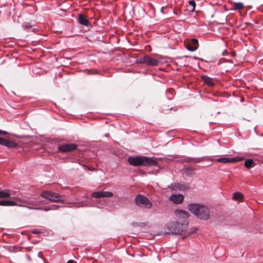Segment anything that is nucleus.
<instances>
[{"instance_id":"nucleus-1","label":"nucleus","mask_w":263,"mask_h":263,"mask_svg":"<svg viewBox=\"0 0 263 263\" xmlns=\"http://www.w3.org/2000/svg\"><path fill=\"white\" fill-rule=\"evenodd\" d=\"M21 201L25 203L26 205L18 204L16 202L13 201L8 200V206H15L18 205L20 206L25 207L30 210H43L44 211H48L50 210H55L58 209V206L55 205H52L51 206H43V201L41 200H35L32 198H29L28 199H21Z\"/></svg>"},{"instance_id":"nucleus-2","label":"nucleus","mask_w":263,"mask_h":263,"mask_svg":"<svg viewBox=\"0 0 263 263\" xmlns=\"http://www.w3.org/2000/svg\"><path fill=\"white\" fill-rule=\"evenodd\" d=\"M182 225L183 223L177 221H171L167 224L166 227L168 233L180 235L183 238L189 237L198 230L196 227H193L188 229V227H184V228Z\"/></svg>"},{"instance_id":"nucleus-3","label":"nucleus","mask_w":263,"mask_h":263,"mask_svg":"<svg viewBox=\"0 0 263 263\" xmlns=\"http://www.w3.org/2000/svg\"><path fill=\"white\" fill-rule=\"evenodd\" d=\"M187 209L200 220H207L210 218V209L205 205L190 203L187 205Z\"/></svg>"},{"instance_id":"nucleus-4","label":"nucleus","mask_w":263,"mask_h":263,"mask_svg":"<svg viewBox=\"0 0 263 263\" xmlns=\"http://www.w3.org/2000/svg\"><path fill=\"white\" fill-rule=\"evenodd\" d=\"M128 161L134 166H152L157 164L155 159L147 157H129L128 158Z\"/></svg>"},{"instance_id":"nucleus-5","label":"nucleus","mask_w":263,"mask_h":263,"mask_svg":"<svg viewBox=\"0 0 263 263\" xmlns=\"http://www.w3.org/2000/svg\"><path fill=\"white\" fill-rule=\"evenodd\" d=\"M175 215L176 218V221L183 223V227H188L190 214L186 211L181 210H177L175 211Z\"/></svg>"},{"instance_id":"nucleus-6","label":"nucleus","mask_w":263,"mask_h":263,"mask_svg":"<svg viewBox=\"0 0 263 263\" xmlns=\"http://www.w3.org/2000/svg\"><path fill=\"white\" fill-rule=\"evenodd\" d=\"M41 197L52 202L62 201V197L58 194L50 191H43L40 194Z\"/></svg>"},{"instance_id":"nucleus-7","label":"nucleus","mask_w":263,"mask_h":263,"mask_svg":"<svg viewBox=\"0 0 263 263\" xmlns=\"http://www.w3.org/2000/svg\"><path fill=\"white\" fill-rule=\"evenodd\" d=\"M136 204L140 207L150 209L152 206V203L148 199L142 195H138L135 198Z\"/></svg>"},{"instance_id":"nucleus-8","label":"nucleus","mask_w":263,"mask_h":263,"mask_svg":"<svg viewBox=\"0 0 263 263\" xmlns=\"http://www.w3.org/2000/svg\"><path fill=\"white\" fill-rule=\"evenodd\" d=\"M139 61V63L149 66H156L159 64V62L158 60L150 57L148 55H145L142 58H140Z\"/></svg>"},{"instance_id":"nucleus-9","label":"nucleus","mask_w":263,"mask_h":263,"mask_svg":"<svg viewBox=\"0 0 263 263\" xmlns=\"http://www.w3.org/2000/svg\"><path fill=\"white\" fill-rule=\"evenodd\" d=\"M184 45L186 49L190 51H195L198 47V41L196 39L184 42Z\"/></svg>"},{"instance_id":"nucleus-10","label":"nucleus","mask_w":263,"mask_h":263,"mask_svg":"<svg viewBox=\"0 0 263 263\" xmlns=\"http://www.w3.org/2000/svg\"><path fill=\"white\" fill-rule=\"evenodd\" d=\"M114 194L112 192L109 191H97L94 192L91 194V196L93 198H110L113 196Z\"/></svg>"},{"instance_id":"nucleus-11","label":"nucleus","mask_w":263,"mask_h":263,"mask_svg":"<svg viewBox=\"0 0 263 263\" xmlns=\"http://www.w3.org/2000/svg\"><path fill=\"white\" fill-rule=\"evenodd\" d=\"M77 148V145L74 143L63 144L58 147L59 151L62 152H69Z\"/></svg>"},{"instance_id":"nucleus-12","label":"nucleus","mask_w":263,"mask_h":263,"mask_svg":"<svg viewBox=\"0 0 263 263\" xmlns=\"http://www.w3.org/2000/svg\"><path fill=\"white\" fill-rule=\"evenodd\" d=\"M170 200L176 204H179L183 202L184 196L182 194H173L170 198Z\"/></svg>"},{"instance_id":"nucleus-13","label":"nucleus","mask_w":263,"mask_h":263,"mask_svg":"<svg viewBox=\"0 0 263 263\" xmlns=\"http://www.w3.org/2000/svg\"><path fill=\"white\" fill-rule=\"evenodd\" d=\"M79 22L80 24L87 26L89 24V21L87 18V17L84 14H80L79 15Z\"/></svg>"},{"instance_id":"nucleus-14","label":"nucleus","mask_w":263,"mask_h":263,"mask_svg":"<svg viewBox=\"0 0 263 263\" xmlns=\"http://www.w3.org/2000/svg\"><path fill=\"white\" fill-rule=\"evenodd\" d=\"M201 79L204 83L207 84L210 86H212L214 84L213 80L211 78L206 76H202Z\"/></svg>"},{"instance_id":"nucleus-15","label":"nucleus","mask_w":263,"mask_h":263,"mask_svg":"<svg viewBox=\"0 0 263 263\" xmlns=\"http://www.w3.org/2000/svg\"><path fill=\"white\" fill-rule=\"evenodd\" d=\"M255 163L252 159H249L245 161L244 165L246 168H249L255 166Z\"/></svg>"},{"instance_id":"nucleus-16","label":"nucleus","mask_w":263,"mask_h":263,"mask_svg":"<svg viewBox=\"0 0 263 263\" xmlns=\"http://www.w3.org/2000/svg\"><path fill=\"white\" fill-rule=\"evenodd\" d=\"M17 144L12 141H9L5 139L4 146H7L9 148H13L17 146Z\"/></svg>"},{"instance_id":"nucleus-17","label":"nucleus","mask_w":263,"mask_h":263,"mask_svg":"<svg viewBox=\"0 0 263 263\" xmlns=\"http://www.w3.org/2000/svg\"><path fill=\"white\" fill-rule=\"evenodd\" d=\"M196 7V3L194 1H190L189 2V6L187 9L192 12L194 11Z\"/></svg>"},{"instance_id":"nucleus-18","label":"nucleus","mask_w":263,"mask_h":263,"mask_svg":"<svg viewBox=\"0 0 263 263\" xmlns=\"http://www.w3.org/2000/svg\"><path fill=\"white\" fill-rule=\"evenodd\" d=\"M216 161L223 163H231V158L221 157L218 158Z\"/></svg>"},{"instance_id":"nucleus-19","label":"nucleus","mask_w":263,"mask_h":263,"mask_svg":"<svg viewBox=\"0 0 263 263\" xmlns=\"http://www.w3.org/2000/svg\"><path fill=\"white\" fill-rule=\"evenodd\" d=\"M0 198H11L10 193L4 191H0Z\"/></svg>"},{"instance_id":"nucleus-20","label":"nucleus","mask_w":263,"mask_h":263,"mask_svg":"<svg viewBox=\"0 0 263 263\" xmlns=\"http://www.w3.org/2000/svg\"><path fill=\"white\" fill-rule=\"evenodd\" d=\"M243 198V195L238 192H235L233 195V199L235 200L240 201Z\"/></svg>"},{"instance_id":"nucleus-21","label":"nucleus","mask_w":263,"mask_h":263,"mask_svg":"<svg viewBox=\"0 0 263 263\" xmlns=\"http://www.w3.org/2000/svg\"><path fill=\"white\" fill-rule=\"evenodd\" d=\"M233 6H234V10H241L243 9V5L242 3H234V4H233Z\"/></svg>"},{"instance_id":"nucleus-22","label":"nucleus","mask_w":263,"mask_h":263,"mask_svg":"<svg viewBox=\"0 0 263 263\" xmlns=\"http://www.w3.org/2000/svg\"><path fill=\"white\" fill-rule=\"evenodd\" d=\"M244 157H236L234 158H231V163L234 162H238L241 161L243 160H244Z\"/></svg>"},{"instance_id":"nucleus-23","label":"nucleus","mask_w":263,"mask_h":263,"mask_svg":"<svg viewBox=\"0 0 263 263\" xmlns=\"http://www.w3.org/2000/svg\"><path fill=\"white\" fill-rule=\"evenodd\" d=\"M7 133L5 131L2 130L0 129V135H6ZM5 139L0 137V144L4 145Z\"/></svg>"},{"instance_id":"nucleus-24","label":"nucleus","mask_w":263,"mask_h":263,"mask_svg":"<svg viewBox=\"0 0 263 263\" xmlns=\"http://www.w3.org/2000/svg\"><path fill=\"white\" fill-rule=\"evenodd\" d=\"M8 200L0 201V205L1 206H8Z\"/></svg>"},{"instance_id":"nucleus-25","label":"nucleus","mask_w":263,"mask_h":263,"mask_svg":"<svg viewBox=\"0 0 263 263\" xmlns=\"http://www.w3.org/2000/svg\"><path fill=\"white\" fill-rule=\"evenodd\" d=\"M158 61L159 62V63H164L167 62V61L165 60V59H164L162 58H160Z\"/></svg>"},{"instance_id":"nucleus-26","label":"nucleus","mask_w":263,"mask_h":263,"mask_svg":"<svg viewBox=\"0 0 263 263\" xmlns=\"http://www.w3.org/2000/svg\"><path fill=\"white\" fill-rule=\"evenodd\" d=\"M40 231L37 229H34L32 231V233L33 234H39V233H40Z\"/></svg>"},{"instance_id":"nucleus-27","label":"nucleus","mask_w":263,"mask_h":263,"mask_svg":"<svg viewBox=\"0 0 263 263\" xmlns=\"http://www.w3.org/2000/svg\"><path fill=\"white\" fill-rule=\"evenodd\" d=\"M87 203L85 202H82L79 203V206H82L86 205Z\"/></svg>"},{"instance_id":"nucleus-28","label":"nucleus","mask_w":263,"mask_h":263,"mask_svg":"<svg viewBox=\"0 0 263 263\" xmlns=\"http://www.w3.org/2000/svg\"><path fill=\"white\" fill-rule=\"evenodd\" d=\"M67 263H76V262L74 260H70Z\"/></svg>"},{"instance_id":"nucleus-29","label":"nucleus","mask_w":263,"mask_h":263,"mask_svg":"<svg viewBox=\"0 0 263 263\" xmlns=\"http://www.w3.org/2000/svg\"><path fill=\"white\" fill-rule=\"evenodd\" d=\"M28 259H29V260H31V258H30V257H28Z\"/></svg>"}]
</instances>
